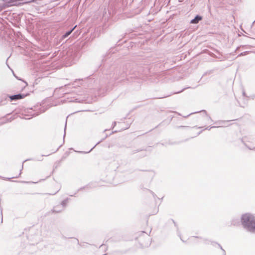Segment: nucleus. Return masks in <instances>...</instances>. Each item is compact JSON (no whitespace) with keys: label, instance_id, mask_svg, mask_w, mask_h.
Here are the masks:
<instances>
[{"label":"nucleus","instance_id":"c85d7f7f","mask_svg":"<svg viewBox=\"0 0 255 255\" xmlns=\"http://www.w3.org/2000/svg\"><path fill=\"white\" fill-rule=\"evenodd\" d=\"M23 183H29L28 182L23 181Z\"/></svg>","mask_w":255,"mask_h":255},{"label":"nucleus","instance_id":"f8f14e48","mask_svg":"<svg viewBox=\"0 0 255 255\" xmlns=\"http://www.w3.org/2000/svg\"><path fill=\"white\" fill-rule=\"evenodd\" d=\"M66 126H67V122H66L65 128H64V137H63L64 138H65V135H66Z\"/></svg>","mask_w":255,"mask_h":255},{"label":"nucleus","instance_id":"dca6fc26","mask_svg":"<svg viewBox=\"0 0 255 255\" xmlns=\"http://www.w3.org/2000/svg\"><path fill=\"white\" fill-rule=\"evenodd\" d=\"M150 192L151 193L153 197L155 198V197H156V195H155V194L154 193H153L152 191H150Z\"/></svg>","mask_w":255,"mask_h":255},{"label":"nucleus","instance_id":"6ab92c4d","mask_svg":"<svg viewBox=\"0 0 255 255\" xmlns=\"http://www.w3.org/2000/svg\"><path fill=\"white\" fill-rule=\"evenodd\" d=\"M188 88H189V87H188ZM187 89V88H185L183 89V90H181V91L178 92H176V93H179L182 92L183 91H184L185 89Z\"/></svg>","mask_w":255,"mask_h":255},{"label":"nucleus","instance_id":"4be33fe9","mask_svg":"<svg viewBox=\"0 0 255 255\" xmlns=\"http://www.w3.org/2000/svg\"><path fill=\"white\" fill-rule=\"evenodd\" d=\"M158 209H156V211L154 212V214H155L158 212Z\"/></svg>","mask_w":255,"mask_h":255},{"label":"nucleus","instance_id":"ddd939ff","mask_svg":"<svg viewBox=\"0 0 255 255\" xmlns=\"http://www.w3.org/2000/svg\"><path fill=\"white\" fill-rule=\"evenodd\" d=\"M142 149H137V150H134L132 151V154H134L137 152H139L140 151H141Z\"/></svg>","mask_w":255,"mask_h":255},{"label":"nucleus","instance_id":"cd10ccee","mask_svg":"<svg viewBox=\"0 0 255 255\" xmlns=\"http://www.w3.org/2000/svg\"><path fill=\"white\" fill-rule=\"evenodd\" d=\"M13 178V177H12V178H6V179H7L9 180L10 179H11V178Z\"/></svg>","mask_w":255,"mask_h":255},{"label":"nucleus","instance_id":"9d476101","mask_svg":"<svg viewBox=\"0 0 255 255\" xmlns=\"http://www.w3.org/2000/svg\"><path fill=\"white\" fill-rule=\"evenodd\" d=\"M101 141H99L98 142H97V144H96V145H95L93 148H92L91 149V150H90L89 151H88V152H83V151H80V152H82V153H89V152H90V151H91V150H92V149H93V148H94V147H95L97 144H99Z\"/></svg>","mask_w":255,"mask_h":255},{"label":"nucleus","instance_id":"72a5a7b5","mask_svg":"<svg viewBox=\"0 0 255 255\" xmlns=\"http://www.w3.org/2000/svg\"><path fill=\"white\" fill-rule=\"evenodd\" d=\"M103 246H104L103 245H101V246H100V248H101V247H103Z\"/></svg>","mask_w":255,"mask_h":255},{"label":"nucleus","instance_id":"f257e3e1","mask_svg":"<svg viewBox=\"0 0 255 255\" xmlns=\"http://www.w3.org/2000/svg\"><path fill=\"white\" fill-rule=\"evenodd\" d=\"M243 226L251 232H255V217L251 214H246L242 217Z\"/></svg>","mask_w":255,"mask_h":255},{"label":"nucleus","instance_id":"412c9836","mask_svg":"<svg viewBox=\"0 0 255 255\" xmlns=\"http://www.w3.org/2000/svg\"><path fill=\"white\" fill-rule=\"evenodd\" d=\"M116 125V122H114L113 124V126L114 127Z\"/></svg>","mask_w":255,"mask_h":255},{"label":"nucleus","instance_id":"f3484780","mask_svg":"<svg viewBox=\"0 0 255 255\" xmlns=\"http://www.w3.org/2000/svg\"><path fill=\"white\" fill-rule=\"evenodd\" d=\"M44 155H42L40 156V157L38 159H37V160H38V161H42L43 160V158H42V157Z\"/></svg>","mask_w":255,"mask_h":255},{"label":"nucleus","instance_id":"f03ea898","mask_svg":"<svg viewBox=\"0 0 255 255\" xmlns=\"http://www.w3.org/2000/svg\"><path fill=\"white\" fill-rule=\"evenodd\" d=\"M28 95V94H18L16 95L9 96L8 97L9 98L11 101H16L24 98Z\"/></svg>","mask_w":255,"mask_h":255},{"label":"nucleus","instance_id":"423d86ee","mask_svg":"<svg viewBox=\"0 0 255 255\" xmlns=\"http://www.w3.org/2000/svg\"><path fill=\"white\" fill-rule=\"evenodd\" d=\"M75 26L73 28H71L70 30H68L66 32H65L62 36V39H64L66 38H67L69 35L71 34V33L72 32V31L75 29Z\"/></svg>","mask_w":255,"mask_h":255},{"label":"nucleus","instance_id":"2f4dec72","mask_svg":"<svg viewBox=\"0 0 255 255\" xmlns=\"http://www.w3.org/2000/svg\"><path fill=\"white\" fill-rule=\"evenodd\" d=\"M31 183H37V182H32Z\"/></svg>","mask_w":255,"mask_h":255},{"label":"nucleus","instance_id":"7ed1b4c3","mask_svg":"<svg viewBox=\"0 0 255 255\" xmlns=\"http://www.w3.org/2000/svg\"><path fill=\"white\" fill-rule=\"evenodd\" d=\"M203 242H204V243H205V244H210L213 246H214L216 248H218L220 249L221 250H223V249L222 248V246L216 242H212L211 241H209L208 240H205V239H204Z\"/></svg>","mask_w":255,"mask_h":255},{"label":"nucleus","instance_id":"1a4fd4ad","mask_svg":"<svg viewBox=\"0 0 255 255\" xmlns=\"http://www.w3.org/2000/svg\"><path fill=\"white\" fill-rule=\"evenodd\" d=\"M5 8V5L4 3L0 4V11Z\"/></svg>","mask_w":255,"mask_h":255},{"label":"nucleus","instance_id":"bb28decb","mask_svg":"<svg viewBox=\"0 0 255 255\" xmlns=\"http://www.w3.org/2000/svg\"><path fill=\"white\" fill-rule=\"evenodd\" d=\"M76 194V193H75V194H74V195H70V196H75V195Z\"/></svg>","mask_w":255,"mask_h":255},{"label":"nucleus","instance_id":"2eb2a0df","mask_svg":"<svg viewBox=\"0 0 255 255\" xmlns=\"http://www.w3.org/2000/svg\"><path fill=\"white\" fill-rule=\"evenodd\" d=\"M188 128V127H187V126H178V127H177V128Z\"/></svg>","mask_w":255,"mask_h":255},{"label":"nucleus","instance_id":"aec40b11","mask_svg":"<svg viewBox=\"0 0 255 255\" xmlns=\"http://www.w3.org/2000/svg\"><path fill=\"white\" fill-rule=\"evenodd\" d=\"M172 222H173V223H174V226H176V227H177V225L176 223V222H175L173 220H172Z\"/></svg>","mask_w":255,"mask_h":255},{"label":"nucleus","instance_id":"9b49d317","mask_svg":"<svg viewBox=\"0 0 255 255\" xmlns=\"http://www.w3.org/2000/svg\"><path fill=\"white\" fill-rule=\"evenodd\" d=\"M82 79H78H78H76V80L74 81V82L72 84L73 87H75L76 86V84H75V83H76L77 81H82Z\"/></svg>","mask_w":255,"mask_h":255},{"label":"nucleus","instance_id":"20e7f679","mask_svg":"<svg viewBox=\"0 0 255 255\" xmlns=\"http://www.w3.org/2000/svg\"><path fill=\"white\" fill-rule=\"evenodd\" d=\"M64 210L60 205H57L53 207L51 212L53 213H58Z\"/></svg>","mask_w":255,"mask_h":255},{"label":"nucleus","instance_id":"a878e982","mask_svg":"<svg viewBox=\"0 0 255 255\" xmlns=\"http://www.w3.org/2000/svg\"><path fill=\"white\" fill-rule=\"evenodd\" d=\"M0 178H2V179H5V178H4V177H1L0 176Z\"/></svg>","mask_w":255,"mask_h":255},{"label":"nucleus","instance_id":"b1692460","mask_svg":"<svg viewBox=\"0 0 255 255\" xmlns=\"http://www.w3.org/2000/svg\"><path fill=\"white\" fill-rule=\"evenodd\" d=\"M201 131H200V132H198L197 135H199L201 133Z\"/></svg>","mask_w":255,"mask_h":255},{"label":"nucleus","instance_id":"a211bd4d","mask_svg":"<svg viewBox=\"0 0 255 255\" xmlns=\"http://www.w3.org/2000/svg\"><path fill=\"white\" fill-rule=\"evenodd\" d=\"M212 73V71H208V72H206L205 73V74L207 75V74H210V73Z\"/></svg>","mask_w":255,"mask_h":255},{"label":"nucleus","instance_id":"5701e85b","mask_svg":"<svg viewBox=\"0 0 255 255\" xmlns=\"http://www.w3.org/2000/svg\"><path fill=\"white\" fill-rule=\"evenodd\" d=\"M61 146H60L57 149L56 151H54L53 153L55 152L56 151H57V150H58V149L59 147H60Z\"/></svg>","mask_w":255,"mask_h":255},{"label":"nucleus","instance_id":"473e14b6","mask_svg":"<svg viewBox=\"0 0 255 255\" xmlns=\"http://www.w3.org/2000/svg\"><path fill=\"white\" fill-rule=\"evenodd\" d=\"M55 194H56V193H53V194H50V195H55Z\"/></svg>","mask_w":255,"mask_h":255},{"label":"nucleus","instance_id":"c756f323","mask_svg":"<svg viewBox=\"0 0 255 255\" xmlns=\"http://www.w3.org/2000/svg\"><path fill=\"white\" fill-rule=\"evenodd\" d=\"M142 156H144L145 155V154H142Z\"/></svg>","mask_w":255,"mask_h":255},{"label":"nucleus","instance_id":"4468645a","mask_svg":"<svg viewBox=\"0 0 255 255\" xmlns=\"http://www.w3.org/2000/svg\"><path fill=\"white\" fill-rule=\"evenodd\" d=\"M87 188H88V186H85V187H83L82 188H80V189H79L77 191V192L79 191L80 190H82V189H87Z\"/></svg>","mask_w":255,"mask_h":255},{"label":"nucleus","instance_id":"0eeeda50","mask_svg":"<svg viewBox=\"0 0 255 255\" xmlns=\"http://www.w3.org/2000/svg\"><path fill=\"white\" fill-rule=\"evenodd\" d=\"M68 200H69V199L67 198L61 202L60 206L62 207V208L63 209H64V208L66 207V206L68 204Z\"/></svg>","mask_w":255,"mask_h":255},{"label":"nucleus","instance_id":"393cba45","mask_svg":"<svg viewBox=\"0 0 255 255\" xmlns=\"http://www.w3.org/2000/svg\"><path fill=\"white\" fill-rule=\"evenodd\" d=\"M201 112H203L206 113V111L205 110H202Z\"/></svg>","mask_w":255,"mask_h":255},{"label":"nucleus","instance_id":"6e6552de","mask_svg":"<svg viewBox=\"0 0 255 255\" xmlns=\"http://www.w3.org/2000/svg\"><path fill=\"white\" fill-rule=\"evenodd\" d=\"M216 124V126H213V127H208L206 129H208V130H210L211 128H219V127H221V126L220 125V124H217V123H215Z\"/></svg>","mask_w":255,"mask_h":255},{"label":"nucleus","instance_id":"7c9ffc66","mask_svg":"<svg viewBox=\"0 0 255 255\" xmlns=\"http://www.w3.org/2000/svg\"><path fill=\"white\" fill-rule=\"evenodd\" d=\"M30 160V159H26V160H25V161H24V162H25V161H27V160Z\"/></svg>","mask_w":255,"mask_h":255},{"label":"nucleus","instance_id":"39448f33","mask_svg":"<svg viewBox=\"0 0 255 255\" xmlns=\"http://www.w3.org/2000/svg\"><path fill=\"white\" fill-rule=\"evenodd\" d=\"M202 19V17L199 15H197L195 18L192 19L190 23L192 24H197Z\"/></svg>","mask_w":255,"mask_h":255}]
</instances>
